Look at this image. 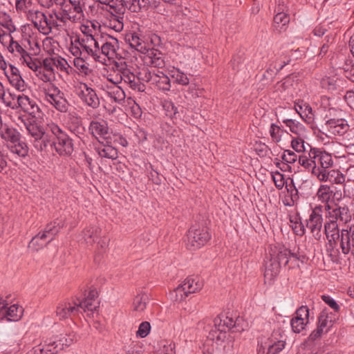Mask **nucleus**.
I'll use <instances>...</instances> for the list:
<instances>
[{"mask_svg":"<svg viewBox=\"0 0 354 354\" xmlns=\"http://www.w3.org/2000/svg\"><path fill=\"white\" fill-rule=\"evenodd\" d=\"M24 125L30 140L38 151L46 150L51 147L60 156H70L74 151L72 138L57 124L50 122L47 128L52 136L45 131L42 113L35 99L24 94Z\"/></svg>","mask_w":354,"mask_h":354,"instance_id":"obj_1","label":"nucleus"},{"mask_svg":"<svg viewBox=\"0 0 354 354\" xmlns=\"http://www.w3.org/2000/svg\"><path fill=\"white\" fill-rule=\"evenodd\" d=\"M324 232L327 240L339 241L342 254L347 255L351 253L354 256V224L339 230L335 221L328 220L324 224Z\"/></svg>","mask_w":354,"mask_h":354,"instance_id":"obj_2","label":"nucleus"},{"mask_svg":"<svg viewBox=\"0 0 354 354\" xmlns=\"http://www.w3.org/2000/svg\"><path fill=\"white\" fill-rule=\"evenodd\" d=\"M214 324L215 330L209 332L208 338L216 341L218 344L225 339L226 330H232L233 333L241 332L247 326L241 317H236L234 319L230 313L219 315L214 319Z\"/></svg>","mask_w":354,"mask_h":354,"instance_id":"obj_3","label":"nucleus"},{"mask_svg":"<svg viewBox=\"0 0 354 354\" xmlns=\"http://www.w3.org/2000/svg\"><path fill=\"white\" fill-rule=\"evenodd\" d=\"M290 326L289 322L282 319L278 321L271 337L263 344H259L258 354H277L281 351L286 344V329Z\"/></svg>","mask_w":354,"mask_h":354,"instance_id":"obj_4","label":"nucleus"},{"mask_svg":"<svg viewBox=\"0 0 354 354\" xmlns=\"http://www.w3.org/2000/svg\"><path fill=\"white\" fill-rule=\"evenodd\" d=\"M24 14L27 20L41 32L48 34L50 31L51 21L39 10L37 4L32 5V0H24Z\"/></svg>","mask_w":354,"mask_h":354,"instance_id":"obj_5","label":"nucleus"},{"mask_svg":"<svg viewBox=\"0 0 354 354\" xmlns=\"http://www.w3.org/2000/svg\"><path fill=\"white\" fill-rule=\"evenodd\" d=\"M64 225L65 222L62 218H57L50 222L42 232H39L31 239L28 248L33 250H39L50 243Z\"/></svg>","mask_w":354,"mask_h":354,"instance_id":"obj_6","label":"nucleus"},{"mask_svg":"<svg viewBox=\"0 0 354 354\" xmlns=\"http://www.w3.org/2000/svg\"><path fill=\"white\" fill-rule=\"evenodd\" d=\"M203 283L198 276H189L180 283L171 293V299L181 301L192 293L199 291Z\"/></svg>","mask_w":354,"mask_h":354,"instance_id":"obj_7","label":"nucleus"},{"mask_svg":"<svg viewBox=\"0 0 354 354\" xmlns=\"http://www.w3.org/2000/svg\"><path fill=\"white\" fill-rule=\"evenodd\" d=\"M40 53V47L36 39L30 35L24 37V64L36 73H39L41 62L36 57Z\"/></svg>","mask_w":354,"mask_h":354,"instance_id":"obj_8","label":"nucleus"},{"mask_svg":"<svg viewBox=\"0 0 354 354\" xmlns=\"http://www.w3.org/2000/svg\"><path fill=\"white\" fill-rule=\"evenodd\" d=\"M66 336L57 341H50L46 343L42 348H33L27 354H56L63 348L64 346H70L76 339V335L73 332L66 334Z\"/></svg>","mask_w":354,"mask_h":354,"instance_id":"obj_9","label":"nucleus"},{"mask_svg":"<svg viewBox=\"0 0 354 354\" xmlns=\"http://www.w3.org/2000/svg\"><path fill=\"white\" fill-rule=\"evenodd\" d=\"M93 48L94 50L96 49V56H93L95 61L101 62L102 55L107 57L109 59L117 58L119 55V41L113 37H108L106 39L103 38V41H100V44Z\"/></svg>","mask_w":354,"mask_h":354,"instance_id":"obj_10","label":"nucleus"},{"mask_svg":"<svg viewBox=\"0 0 354 354\" xmlns=\"http://www.w3.org/2000/svg\"><path fill=\"white\" fill-rule=\"evenodd\" d=\"M123 1L124 5L133 12L148 10H153L157 13L163 15L167 12L160 0H123Z\"/></svg>","mask_w":354,"mask_h":354,"instance_id":"obj_11","label":"nucleus"},{"mask_svg":"<svg viewBox=\"0 0 354 354\" xmlns=\"http://www.w3.org/2000/svg\"><path fill=\"white\" fill-rule=\"evenodd\" d=\"M210 239L207 229L200 226H192L187 234V248L194 250L203 246Z\"/></svg>","mask_w":354,"mask_h":354,"instance_id":"obj_12","label":"nucleus"},{"mask_svg":"<svg viewBox=\"0 0 354 354\" xmlns=\"http://www.w3.org/2000/svg\"><path fill=\"white\" fill-rule=\"evenodd\" d=\"M308 155L315 170V177L324 169H330L333 165L331 154L320 149L311 147Z\"/></svg>","mask_w":354,"mask_h":354,"instance_id":"obj_13","label":"nucleus"},{"mask_svg":"<svg viewBox=\"0 0 354 354\" xmlns=\"http://www.w3.org/2000/svg\"><path fill=\"white\" fill-rule=\"evenodd\" d=\"M1 138L7 142V147L11 153L21 156L22 145L20 142L21 134L15 129L4 125V129L0 132Z\"/></svg>","mask_w":354,"mask_h":354,"instance_id":"obj_14","label":"nucleus"},{"mask_svg":"<svg viewBox=\"0 0 354 354\" xmlns=\"http://www.w3.org/2000/svg\"><path fill=\"white\" fill-rule=\"evenodd\" d=\"M323 212L324 207L316 205L309 215V218L306 221V227L313 234L314 238L319 240L322 237V229L323 226Z\"/></svg>","mask_w":354,"mask_h":354,"instance_id":"obj_15","label":"nucleus"},{"mask_svg":"<svg viewBox=\"0 0 354 354\" xmlns=\"http://www.w3.org/2000/svg\"><path fill=\"white\" fill-rule=\"evenodd\" d=\"M81 31L83 34L82 37H79L75 42H82L86 48H88L92 52V48L97 44H100V41H103V37L96 33L95 26L91 24V26L82 25Z\"/></svg>","mask_w":354,"mask_h":354,"instance_id":"obj_16","label":"nucleus"},{"mask_svg":"<svg viewBox=\"0 0 354 354\" xmlns=\"http://www.w3.org/2000/svg\"><path fill=\"white\" fill-rule=\"evenodd\" d=\"M88 131L99 142L111 143V131H110L108 123L104 120H92L88 126Z\"/></svg>","mask_w":354,"mask_h":354,"instance_id":"obj_17","label":"nucleus"},{"mask_svg":"<svg viewBox=\"0 0 354 354\" xmlns=\"http://www.w3.org/2000/svg\"><path fill=\"white\" fill-rule=\"evenodd\" d=\"M46 100L58 111L66 113L68 111V102L64 97V94L58 87L52 85L46 93Z\"/></svg>","mask_w":354,"mask_h":354,"instance_id":"obj_18","label":"nucleus"},{"mask_svg":"<svg viewBox=\"0 0 354 354\" xmlns=\"http://www.w3.org/2000/svg\"><path fill=\"white\" fill-rule=\"evenodd\" d=\"M77 95L84 104L93 109H97L100 105V100L95 90L86 83L80 82L79 84Z\"/></svg>","mask_w":354,"mask_h":354,"instance_id":"obj_19","label":"nucleus"},{"mask_svg":"<svg viewBox=\"0 0 354 354\" xmlns=\"http://www.w3.org/2000/svg\"><path fill=\"white\" fill-rule=\"evenodd\" d=\"M333 319L331 313L325 308L320 313L318 317L317 326L310 335V339L315 340L322 334L328 333L330 328L333 326Z\"/></svg>","mask_w":354,"mask_h":354,"instance_id":"obj_20","label":"nucleus"},{"mask_svg":"<svg viewBox=\"0 0 354 354\" xmlns=\"http://www.w3.org/2000/svg\"><path fill=\"white\" fill-rule=\"evenodd\" d=\"M310 312L306 306H301L295 313L289 324L292 332L299 333L302 332L309 322Z\"/></svg>","mask_w":354,"mask_h":354,"instance_id":"obj_21","label":"nucleus"},{"mask_svg":"<svg viewBox=\"0 0 354 354\" xmlns=\"http://www.w3.org/2000/svg\"><path fill=\"white\" fill-rule=\"evenodd\" d=\"M55 57H47L40 64L39 73L37 76L44 82H52L55 80V72L57 69Z\"/></svg>","mask_w":354,"mask_h":354,"instance_id":"obj_22","label":"nucleus"},{"mask_svg":"<svg viewBox=\"0 0 354 354\" xmlns=\"http://www.w3.org/2000/svg\"><path fill=\"white\" fill-rule=\"evenodd\" d=\"M326 211V216L330 221H335V223L342 222L346 223L351 220V216L347 206H336L331 208L328 205H325Z\"/></svg>","mask_w":354,"mask_h":354,"instance_id":"obj_23","label":"nucleus"},{"mask_svg":"<svg viewBox=\"0 0 354 354\" xmlns=\"http://www.w3.org/2000/svg\"><path fill=\"white\" fill-rule=\"evenodd\" d=\"M169 76L162 71H158V73L149 71L145 75L148 82L163 92L169 91L171 89V81Z\"/></svg>","mask_w":354,"mask_h":354,"instance_id":"obj_24","label":"nucleus"},{"mask_svg":"<svg viewBox=\"0 0 354 354\" xmlns=\"http://www.w3.org/2000/svg\"><path fill=\"white\" fill-rule=\"evenodd\" d=\"M98 293L95 288L91 289L85 297L80 300L77 299V304L82 312L88 313L91 316L94 313L98 307V302L96 300Z\"/></svg>","mask_w":354,"mask_h":354,"instance_id":"obj_25","label":"nucleus"},{"mask_svg":"<svg viewBox=\"0 0 354 354\" xmlns=\"http://www.w3.org/2000/svg\"><path fill=\"white\" fill-rule=\"evenodd\" d=\"M82 313L77 302H64L59 304L56 309V316L59 319L71 318Z\"/></svg>","mask_w":354,"mask_h":354,"instance_id":"obj_26","label":"nucleus"},{"mask_svg":"<svg viewBox=\"0 0 354 354\" xmlns=\"http://www.w3.org/2000/svg\"><path fill=\"white\" fill-rule=\"evenodd\" d=\"M270 253L277 259V261L281 265H287L289 261V257H292L297 260L304 261V256L300 255L295 252H292L290 250L285 248H279V249H271Z\"/></svg>","mask_w":354,"mask_h":354,"instance_id":"obj_27","label":"nucleus"},{"mask_svg":"<svg viewBox=\"0 0 354 354\" xmlns=\"http://www.w3.org/2000/svg\"><path fill=\"white\" fill-rule=\"evenodd\" d=\"M328 131L336 136H343L348 129V124L344 119H330L326 122Z\"/></svg>","mask_w":354,"mask_h":354,"instance_id":"obj_28","label":"nucleus"},{"mask_svg":"<svg viewBox=\"0 0 354 354\" xmlns=\"http://www.w3.org/2000/svg\"><path fill=\"white\" fill-rule=\"evenodd\" d=\"M316 178L321 182H330L335 184H342L345 180L343 174L338 170H329V169H324Z\"/></svg>","mask_w":354,"mask_h":354,"instance_id":"obj_29","label":"nucleus"},{"mask_svg":"<svg viewBox=\"0 0 354 354\" xmlns=\"http://www.w3.org/2000/svg\"><path fill=\"white\" fill-rule=\"evenodd\" d=\"M295 109L300 117L308 124H313L315 119V113L312 107L304 101L295 103Z\"/></svg>","mask_w":354,"mask_h":354,"instance_id":"obj_30","label":"nucleus"},{"mask_svg":"<svg viewBox=\"0 0 354 354\" xmlns=\"http://www.w3.org/2000/svg\"><path fill=\"white\" fill-rule=\"evenodd\" d=\"M120 83L123 81L127 84L130 88L138 91H144L145 85L141 84L140 80L129 69H125L122 72L119 77Z\"/></svg>","mask_w":354,"mask_h":354,"instance_id":"obj_31","label":"nucleus"},{"mask_svg":"<svg viewBox=\"0 0 354 354\" xmlns=\"http://www.w3.org/2000/svg\"><path fill=\"white\" fill-rule=\"evenodd\" d=\"M281 265L270 253L265 261V277L271 280L276 277L281 270Z\"/></svg>","mask_w":354,"mask_h":354,"instance_id":"obj_32","label":"nucleus"},{"mask_svg":"<svg viewBox=\"0 0 354 354\" xmlns=\"http://www.w3.org/2000/svg\"><path fill=\"white\" fill-rule=\"evenodd\" d=\"M120 83L119 78L114 82V84L106 86L105 93L106 96L113 102L120 103L125 99V93L123 89L118 85Z\"/></svg>","mask_w":354,"mask_h":354,"instance_id":"obj_33","label":"nucleus"},{"mask_svg":"<svg viewBox=\"0 0 354 354\" xmlns=\"http://www.w3.org/2000/svg\"><path fill=\"white\" fill-rule=\"evenodd\" d=\"M95 150L101 158H106L111 160L118 158V150L103 141V143L99 142L98 145L95 146Z\"/></svg>","mask_w":354,"mask_h":354,"instance_id":"obj_34","label":"nucleus"},{"mask_svg":"<svg viewBox=\"0 0 354 354\" xmlns=\"http://www.w3.org/2000/svg\"><path fill=\"white\" fill-rule=\"evenodd\" d=\"M101 229L97 225L86 227L82 232L81 236L87 245H93L96 243L100 235Z\"/></svg>","mask_w":354,"mask_h":354,"instance_id":"obj_35","label":"nucleus"},{"mask_svg":"<svg viewBox=\"0 0 354 354\" xmlns=\"http://www.w3.org/2000/svg\"><path fill=\"white\" fill-rule=\"evenodd\" d=\"M70 52L75 57H83L86 58H93V56H96L97 54L95 48L94 50L92 49L91 52L88 48H86L82 42L75 41L71 44Z\"/></svg>","mask_w":354,"mask_h":354,"instance_id":"obj_36","label":"nucleus"},{"mask_svg":"<svg viewBox=\"0 0 354 354\" xmlns=\"http://www.w3.org/2000/svg\"><path fill=\"white\" fill-rule=\"evenodd\" d=\"M168 75L175 83L182 86H187L189 84V79L187 75L176 67H171L168 69Z\"/></svg>","mask_w":354,"mask_h":354,"instance_id":"obj_37","label":"nucleus"},{"mask_svg":"<svg viewBox=\"0 0 354 354\" xmlns=\"http://www.w3.org/2000/svg\"><path fill=\"white\" fill-rule=\"evenodd\" d=\"M127 41L129 42L131 48H133L141 53H146L147 51H148L145 43L136 32L128 35Z\"/></svg>","mask_w":354,"mask_h":354,"instance_id":"obj_38","label":"nucleus"},{"mask_svg":"<svg viewBox=\"0 0 354 354\" xmlns=\"http://www.w3.org/2000/svg\"><path fill=\"white\" fill-rule=\"evenodd\" d=\"M62 12L58 13H55V17L57 20L60 21L63 23H66L68 21L75 22L77 20L80 19V17L77 16V15H74L73 12H72L71 8H68V6L65 7H62Z\"/></svg>","mask_w":354,"mask_h":354,"instance_id":"obj_39","label":"nucleus"},{"mask_svg":"<svg viewBox=\"0 0 354 354\" xmlns=\"http://www.w3.org/2000/svg\"><path fill=\"white\" fill-rule=\"evenodd\" d=\"M283 122L289 128L290 131L297 135L303 136L306 133L305 127L299 122L292 119H285Z\"/></svg>","mask_w":354,"mask_h":354,"instance_id":"obj_40","label":"nucleus"},{"mask_svg":"<svg viewBox=\"0 0 354 354\" xmlns=\"http://www.w3.org/2000/svg\"><path fill=\"white\" fill-rule=\"evenodd\" d=\"M339 246V241L334 240H328V243L326 244V252L328 255L330 257V259L333 262H337L339 259V254L341 250L339 248H337L336 247Z\"/></svg>","mask_w":354,"mask_h":354,"instance_id":"obj_41","label":"nucleus"},{"mask_svg":"<svg viewBox=\"0 0 354 354\" xmlns=\"http://www.w3.org/2000/svg\"><path fill=\"white\" fill-rule=\"evenodd\" d=\"M148 300V296L145 293L136 295L133 301V310L137 313L143 312L147 307Z\"/></svg>","mask_w":354,"mask_h":354,"instance_id":"obj_42","label":"nucleus"},{"mask_svg":"<svg viewBox=\"0 0 354 354\" xmlns=\"http://www.w3.org/2000/svg\"><path fill=\"white\" fill-rule=\"evenodd\" d=\"M9 69L10 75L8 76V78L10 84L17 90H20V87L21 86V80H22V77L20 74L19 69L12 64L9 65Z\"/></svg>","mask_w":354,"mask_h":354,"instance_id":"obj_43","label":"nucleus"},{"mask_svg":"<svg viewBox=\"0 0 354 354\" xmlns=\"http://www.w3.org/2000/svg\"><path fill=\"white\" fill-rule=\"evenodd\" d=\"M2 26H0V41L3 43L4 39L6 37H8L10 39V49L12 51H14L15 50L19 52L21 54V56L22 57V47L21 45L17 42L13 40L12 37L10 36V34H7L3 29Z\"/></svg>","mask_w":354,"mask_h":354,"instance_id":"obj_44","label":"nucleus"},{"mask_svg":"<svg viewBox=\"0 0 354 354\" xmlns=\"http://www.w3.org/2000/svg\"><path fill=\"white\" fill-rule=\"evenodd\" d=\"M290 21V17L283 12H279L274 17V25L276 28L282 29Z\"/></svg>","mask_w":354,"mask_h":354,"instance_id":"obj_45","label":"nucleus"},{"mask_svg":"<svg viewBox=\"0 0 354 354\" xmlns=\"http://www.w3.org/2000/svg\"><path fill=\"white\" fill-rule=\"evenodd\" d=\"M0 26L7 29L10 33L16 30L10 15L3 11L0 12Z\"/></svg>","mask_w":354,"mask_h":354,"instance_id":"obj_46","label":"nucleus"},{"mask_svg":"<svg viewBox=\"0 0 354 354\" xmlns=\"http://www.w3.org/2000/svg\"><path fill=\"white\" fill-rule=\"evenodd\" d=\"M298 162L301 167H303L308 172H310L312 175L315 176V170L313 166V165L311 158H310V156L308 154V156H299L298 158Z\"/></svg>","mask_w":354,"mask_h":354,"instance_id":"obj_47","label":"nucleus"},{"mask_svg":"<svg viewBox=\"0 0 354 354\" xmlns=\"http://www.w3.org/2000/svg\"><path fill=\"white\" fill-rule=\"evenodd\" d=\"M69 3L72 6V12L74 15H77L80 19L83 13V8L85 5V0H69Z\"/></svg>","mask_w":354,"mask_h":354,"instance_id":"obj_48","label":"nucleus"},{"mask_svg":"<svg viewBox=\"0 0 354 354\" xmlns=\"http://www.w3.org/2000/svg\"><path fill=\"white\" fill-rule=\"evenodd\" d=\"M18 307L16 305L10 306L8 310H6V318L8 321L16 322L21 319L22 315H18Z\"/></svg>","mask_w":354,"mask_h":354,"instance_id":"obj_49","label":"nucleus"},{"mask_svg":"<svg viewBox=\"0 0 354 354\" xmlns=\"http://www.w3.org/2000/svg\"><path fill=\"white\" fill-rule=\"evenodd\" d=\"M332 191L328 185H322L317 191V197L322 202H327L330 198Z\"/></svg>","mask_w":354,"mask_h":354,"instance_id":"obj_50","label":"nucleus"},{"mask_svg":"<svg viewBox=\"0 0 354 354\" xmlns=\"http://www.w3.org/2000/svg\"><path fill=\"white\" fill-rule=\"evenodd\" d=\"M149 59V62L154 67H160L164 64V61L160 56V53H154L153 51H147Z\"/></svg>","mask_w":354,"mask_h":354,"instance_id":"obj_51","label":"nucleus"},{"mask_svg":"<svg viewBox=\"0 0 354 354\" xmlns=\"http://www.w3.org/2000/svg\"><path fill=\"white\" fill-rule=\"evenodd\" d=\"M10 96L12 98V100L6 102L7 106H9L13 109L21 107L22 96L21 95H17L15 94L10 93Z\"/></svg>","mask_w":354,"mask_h":354,"instance_id":"obj_52","label":"nucleus"},{"mask_svg":"<svg viewBox=\"0 0 354 354\" xmlns=\"http://www.w3.org/2000/svg\"><path fill=\"white\" fill-rule=\"evenodd\" d=\"M150 329H151L150 323L148 322H143L140 324L138 330L136 332V335L138 337L144 338L149 335Z\"/></svg>","mask_w":354,"mask_h":354,"instance_id":"obj_53","label":"nucleus"},{"mask_svg":"<svg viewBox=\"0 0 354 354\" xmlns=\"http://www.w3.org/2000/svg\"><path fill=\"white\" fill-rule=\"evenodd\" d=\"M305 142L300 138H293L291 142V147L297 152H304L306 151Z\"/></svg>","mask_w":354,"mask_h":354,"instance_id":"obj_54","label":"nucleus"},{"mask_svg":"<svg viewBox=\"0 0 354 354\" xmlns=\"http://www.w3.org/2000/svg\"><path fill=\"white\" fill-rule=\"evenodd\" d=\"M281 129L275 124H272L270 128V134L275 142H279L281 140V135L280 133Z\"/></svg>","mask_w":354,"mask_h":354,"instance_id":"obj_55","label":"nucleus"},{"mask_svg":"<svg viewBox=\"0 0 354 354\" xmlns=\"http://www.w3.org/2000/svg\"><path fill=\"white\" fill-rule=\"evenodd\" d=\"M163 107L167 112V115L170 117H174L178 113V108L171 101H166Z\"/></svg>","mask_w":354,"mask_h":354,"instance_id":"obj_56","label":"nucleus"},{"mask_svg":"<svg viewBox=\"0 0 354 354\" xmlns=\"http://www.w3.org/2000/svg\"><path fill=\"white\" fill-rule=\"evenodd\" d=\"M283 161L287 163H295L297 160V155L292 151L285 150L281 156Z\"/></svg>","mask_w":354,"mask_h":354,"instance_id":"obj_57","label":"nucleus"},{"mask_svg":"<svg viewBox=\"0 0 354 354\" xmlns=\"http://www.w3.org/2000/svg\"><path fill=\"white\" fill-rule=\"evenodd\" d=\"M272 177L276 187L278 189H282L284 186L283 174L279 171H276L272 175Z\"/></svg>","mask_w":354,"mask_h":354,"instance_id":"obj_58","label":"nucleus"},{"mask_svg":"<svg viewBox=\"0 0 354 354\" xmlns=\"http://www.w3.org/2000/svg\"><path fill=\"white\" fill-rule=\"evenodd\" d=\"M322 300L327 304L335 312H338L340 309V306L337 304L335 299L328 295H322Z\"/></svg>","mask_w":354,"mask_h":354,"instance_id":"obj_59","label":"nucleus"},{"mask_svg":"<svg viewBox=\"0 0 354 354\" xmlns=\"http://www.w3.org/2000/svg\"><path fill=\"white\" fill-rule=\"evenodd\" d=\"M287 64H288L287 59L285 61H281L278 57L271 63V66H272L277 73Z\"/></svg>","mask_w":354,"mask_h":354,"instance_id":"obj_60","label":"nucleus"},{"mask_svg":"<svg viewBox=\"0 0 354 354\" xmlns=\"http://www.w3.org/2000/svg\"><path fill=\"white\" fill-rule=\"evenodd\" d=\"M42 4L47 8H50L54 3L56 5H59L62 7H65L66 5L65 4L66 0H41Z\"/></svg>","mask_w":354,"mask_h":354,"instance_id":"obj_61","label":"nucleus"},{"mask_svg":"<svg viewBox=\"0 0 354 354\" xmlns=\"http://www.w3.org/2000/svg\"><path fill=\"white\" fill-rule=\"evenodd\" d=\"M88 59V58H86V57H75L74 59V64L77 68H81L83 71L84 69H88L86 63L85 62V60Z\"/></svg>","mask_w":354,"mask_h":354,"instance_id":"obj_62","label":"nucleus"},{"mask_svg":"<svg viewBox=\"0 0 354 354\" xmlns=\"http://www.w3.org/2000/svg\"><path fill=\"white\" fill-rule=\"evenodd\" d=\"M326 26H327L325 25H319L316 26L313 30L315 35L318 37L323 36L328 31Z\"/></svg>","mask_w":354,"mask_h":354,"instance_id":"obj_63","label":"nucleus"},{"mask_svg":"<svg viewBox=\"0 0 354 354\" xmlns=\"http://www.w3.org/2000/svg\"><path fill=\"white\" fill-rule=\"evenodd\" d=\"M243 58L241 55H236L231 60V65L234 70L238 71L239 68V64L242 63Z\"/></svg>","mask_w":354,"mask_h":354,"instance_id":"obj_64","label":"nucleus"}]
</instances>
